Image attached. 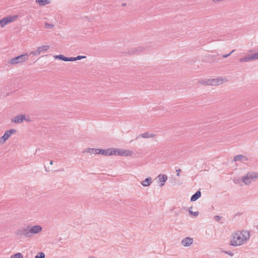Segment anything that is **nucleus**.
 Segmentation results:
<instances>
[{"mask_svg": "<svg viewBox=\"0 0 258 258\" xmlns=\"http://www.w3.org/2000/svg\"><path fill=\"white\" fill-rule=\"evenodd\" d=\"M233 239L230 240V245L232 246H239L244 241H247L250 237L249 233L247 231H237L232 234Z\"/></svg>", "mask_w": 258, "mask_h": 258, "instance_id": "obj_1", "label": "nucleus"}, {"mask_svg": "<svg viewBox=\"0 0 258 258\" xmlns=\"http://www.w3.org/2000/svg\"><path fill=\"white\" fill-rule=\"evenodd\" d=\"M258 178V173L255 172H249L241 178V180L246 184L249 185L252 181Z\"/></svg>", "mask_w": 258, "mask_h": 258, "instance_id": "obj_2", "label": "nucleus"}, {"mask_svg": "<svg viewBox=\"0 0 258 258\" xmlns=\"http://www.w3.org/2000/svg\"><path fill=\"white\" fill-rule=\"evenodd\" d=\"M18 17V15H9L3 18L0 20V27L4 28L6 26L16 21Z\"/></svg>", "mask_w": 258, "mask_h": 258, "instance_id": "obj_3", "label": "nucleus"}, {"mask_svg": "<svg viewBox=\"0 0 258 258\" xmlns=\"http://www.w3.org/2000/svg\"><path fill=\"white\" fill-rule=\"evenodd\" d=\"M28 59V54H21L20 55L15 56L11 59H10L8 61V63L12 64L15 65L18 63H22L23 62L26 61Z\"/></svg>", "mask_w": 258, "mask_h": 258, "instance_id": "obj_4", "label": "nucleus"}, {"mask_svg": "<svg viewBox=\"0 0 258 258\" xmlns=\"http://www.w3.org/2000/svg\"><path fill=\"white\" fill-rule=\"evenodd\" d=\"M16 234L21 238H29L31 237L28 226L26 228L21 227L16 231Z\"/></svg>", "mask_w": 258, "mask_h": 258, "instance_id": "obj_5", "label": "nucleus"}, {"mask_svg": "<svg viewBox=\"0 0 258 258\" xmlns=\"http://www.w3.org/2000/svg\"><path fill=\"white\" fill-rule=\"evenodd\" d=\"M258 59V52L248 54L243 57L239 58L240 62H247Z\"/></svg>", "mask_w": 258, "mask_h": 258, "instance_id": "obj_6", "label": "nucleus"}, {"mask_svg": "<svg viewBox=\"0 0 258 258\" xmlns=\"http://www.w3.org/2000/svg\"><path fill=\"white\" fill-rule=\"evenodd\" d=\"M31 237L33 234H37L42 230V228L40 225L28 226Z\"/></svg>", "mask_w": 258, "mask_h": 258, "instance_id": "obj_7", "label": "nucleus"}, {"mask_svg": "<svg viewBox=\"0 0 258 258\" xmlns=\"http://www.w3.org/2000/svg\"><path fill=\"white\" fill-rule=\"evenodd\" d=\"M223 83V79L216 78L208 79V85H219Z\"/></svg>", "mask_w": 258, "mask_h": 258, "instance_id": "obj_8", "label": "nucleus"}, {"mask_svg": "<svg viewBox=\"0 0 258 258\" xmlns=\"http://www.w3.org/2000/svg\"><path fill=\"white\" fill-rule=\"evenodd\" d=\"M121 149L117 148H108V156L118 155L120 156L121 154Z\"/></svg>", "mask_w": 258, "mask_h": 258, "instance_id": "obj_9", "label": "nucleus"}, {"mask_svg": "<svg viewBox=\"0 0 258 258\" xmlns=\"http://www.w3.org/2000/svg\"><path fill=\"white\" fill-rule=\"evenodd\" d=\"M25 114H20L15 116L12 119V122L15 123H20L25 119Z\"/></svg>", "mask_w": 258, "mask_h": 258, "instance_id": "obj_10", "label": "nucleus"}, {"mask_svg": "<svg viewBox=\"0 0 258 258\" xmlns=\"http://www.w3.org/2000/svg\"><path fill=\"white\" fill-rule=\"evenodd\" d=\"M193 238L187 237L181 240V243L183 246L187 247L190 246L193 243Z\"/></svg>", "mask_w": 258, "mask_h": 258, "instance_id": "obj_11", "label": "nucleus"}, {"mask_svg": "<svg viewBox=\"0 0 258 258\" xmlns=\"http://www.w3.org/2000/svg\"><path fill=\"white\" fill-rule=\"evenodd\" d=\"M158 177L159 178L158 183H159V186L162 187L164 185L165 182L167 180V176L165 174H159Z\"/></svg>", "mask_w": 258, "mask_h": 258, "instance_id": "obj_12", "label": "nucleus"}, {"mask_svg": "<svg viewBox=\"0 0 258 258\" xmlns=\"http://www.w3.org/2000/svg\"><path fill=\"white\" fill-rule=\"evenodd\" d=\"M234 161H240L241 162L245 163V162L248 161V158L246 156L242 155H237L234 157Z\"/></svg>", "mask_w": 258, "mask_h": 258, "instance_id": "obj_13", "label": "nucleus"}, {"mask_svg": "<svg viewBox=\"0 0 258 258\" xmlns=\"http://www.w3.org/2000/svg\"><path fill=\"white\" fill-rule=\"evenodd\" d=\"M16 133V130L12 128L6 131L3 136L7 139V140H8L10 137L11 135L15 134Z\"/></svg>", "mask_w": 258, "mask_h": 258, "instance_id": "obj_14", "label": "nucleus"}, {"mask_svg": "<svg viewBox=\"0 0 258 258\" xmlns=\"http://www.w3.org/2000/svg\"><path fill=\"white\" fill-rule=\"evenodd\" d=\"M94 154H100L101 155L108 156V149H95Z\"/></svg>", "mask_w": 258, "mask_h": 258, "instance_id": "obj_15", "label": "nucleus"}, {"mask_svg": "<svg viewBox=\"0 0 258 258\" xmlns=\"http://www.w3.org/2000/svg\"><path fill=\"white\" fill-rule=\"evenodd\" d=\"M49 48V46L47 45L38 47L36 49V52L40 54L41 52H46Z\"/></svg>", "mask_w": 258, "mask_h": 258, "instance_id": "obj_16", "label": "nucleus"}, {"mask_svg": "<svg viewBox=\"0 0 258 258\" xmlns=\"http://www.w3.org/2000/svg\"><path fill=\"white\" fill-rule=\"evenodd\" d=\"M201 192L200 190H197L190 198L191 202H195L197 201L201 197Z\"/></svg>", "mask_w": 258, "mask_h": 258, "instance_id": "obj_17", "label": "nucleus"}, {"mask_svg": "<svg viewBox=\"0 0 258 258\" xmlns=\"http://www.w3.org/2000/svg\"><path fill=\"white\" fill-rule=\"evenodd\" d=\"M152 183V178L151 177H148L146 178L144 181H143L141 183L144 186H148Z\"/></svg>", "mask_w": 258, "mask_h": 258, "instance_id": "obj_18", "label": "nucleus"}, {"mask_svg": "<svg viewBox=\"0 0 258 258\" xmlns=\"http://www.w3.org/2000/svg\"><path fill=\"white\" fill-rule=\"evenodd\" d=\"M54 58L56 59L67 61L68 57L64 56L62 54L55 55L53 56Z\"/></svg>", "mask_w": 258, "mask_h": 258, "instance_id": "obj_19", "label": "nucleus"}, {"mask_svg": "<svg viewBox=\"0 0 258 258\" xmlns=\"http://www.w3.org/2000/svg\"><path fill=\"white\" fill-rule=\"evenodd\" d=\"M121 156H130L132 155L133 152L130 150L121 149Z\"/></svg>", "mask_w": 258, "mask_h": 258, "instance_id": "obj_20", "label": "nucleus"}, {"mask_svg": "<svg viewBox=\"0 0 258 258\" xmlns=\"http://www.w3.org/2000/svg\"><path fill=\"white\" fill-rule=\"evenodd\" d=\"M144 48L142 47H139L137 48L134 49L133 50H129L128 53L130 54H133L137 52H142L143 51Z\"/></svg>", "mask_w": 258, "mask_h": 258, "instance_id": "obj_21", "label": "nucleus"}, {"mask_svg": "<svg viewBox=\"0 0 258 258\" xmlns=\"http://www.w3.org/2000/svg\"><path fill=\"white\" fill-rule=\"evenodd\" d=\"M35 2L39 5L40 6H43L50 3L49 0H36Z\"/></svg>", "mask_w": 258, "mask_h": 258, "instance_id": "obj_22", "label": "nucleus"}, {"mask_svg": "<svg viewBox=\"0 0 258 258\" xmlns=\"http://www.w3.org/2000/svg\"><path fill=\"white\" fill-rule=\"evenodd\" d=\"M10 258H23V255L21 253L18 252L11 255Z\"/></svg>", "mask_w": 258, "mask_h": 258, "instance_id": "obj_23", "label": "nucleus"}, {"mask_svg": "<svg viewBox=\"0 0 258 258\" xmlns=\"http://www.w3.org/2000/svg\"><path fill=\"white\" fill-rule=\"evenodd\" d=\"M191 209H192V207H190V208H189L188 211H189V214H190L191 215H193V216H198V215H199V212H194V211H191Z\"/></svg>", "mask_w": 258, "mask_h": 258, "instance_id": "obj_24", "label": "nucleus"}, {"mask_svg": "<svg viewBox=\"0 0 258 258\" xmlns=\"http://www.w3.org/2000/svg\"><path fill=\"white\" fill-rule=\"evenodd\" d=\"M35 258H45V254L42 252H40L35 256Z\"/></svg>", "mask_w": 258, "mask_h": 258, "instance_id": "obj_25", "label": "nucleus"}, {"mask_svg": "<svg viewBox=\"0 0 258 258\" xmlns=\"http://www.w3.org/2000/svg\"><path fill=\"white\" fill-rule=\"evenodd\" d=\"M53 26H54L53 24H49L46 22L45 23V27L46 28L51 29V28H52L53 27Z\"/></svg>", "mask_w": 258, "mask_h": 258, "instance_id": "obj_26", "label": "nucleus"}, {"mask_svg": "<svg viewBox=\"0 0 258 258\" xmlns=\"http://www.w3.org/2000/svg\"><path fill=\"white\" fill-rule=\"evenodd\" d=\"M95 149L94 148H87L86 149V152H88V153H94V152H95Z\"/></svg>", "mask_w": 258, "mask_h": 258, "instance_id": "obj_27", "label": "nucleus"}, {"mask_svg": "<svg viewBox=\"0 0 258 258\" xmlns=\"http://www.w3.org/2000/svg\"><path fill=\"white\" fill-rule=\"evenodd\" d=\"M199 83L202 85H208V79L203 80L199 81Z\"/></svg>", "mask_w": 258, "mask_h": 258, "instance_id": "obj_28", "label": "nucleus"}, {"mask_svg": "<svg viewBox=\"0 0 258 258\" xmlns=\"http://www.w3.org/2000/svg\"><path fill=\"white\" fill-rule=\"evenodd\" d=\"M214 220L216 221H219L221 220L222 219V217L219 216V215H216V216H214Z\"/></svg>", "mask_w": 258, "mask_h": 258, "instance_id": "obj_29", "label": "nucleus"}, {"mask_svg": "<svg viewBox=\"0 0 258 258\" xmlns=\"http://www.w3.org/2000/svg\"><path fill=\"white\" fill-rule=\"evenodd\" d=\"M85 56H82V55H78L77 56L75 57V60H81L82 58H85Z\"/></svg>", "mask_w": 258, "mask_h": 258, "instance_id": "obj_30", "label": "nucleus"}, {"mask_svg": "<svg viewBox=\"0 0 258 258\" xmlns=\"http://www.w3.org/2000/svg\"><path fill=\"white\" fill-rule=\"evenodd\" d=\"M141 136L144 138H149V133L148 132L144 133L141 135Z\"/></svg>", "mask_w": 258, "mask_h": 258, "instance_id": "obj_31", "label": "nucleus"}, {"mask_svg": "<svg viewBox=\"0 0 258 258\" xmlns=\"http://www.w3.org/2000/svg\"><path fill=\"white\" fill-rule=\"evenodd\" d=\"M75 57H68L67 61H73L75 60Z\"/></svg>", "mask_w": 258, "mask_h": 258, "instance_id": "obj_32", "label": "nucleus"}, {"mask_svg": "<svg viewBox=\"0 0 258 258\" xmlns=\"http://www.w3.org/2000/svg\"><path fill=\"white\" fill-rule=\"evenodd\" d=\"M235 50H233L232 51H231L230 53H229L228 54H223L222 55V57L223 58H226L227 57H228V56H229L232 53H233Z\"/></svg>", "mask_w": 258, "mask_h": 258, "instance_id": "obj_33", "label": "nucleus"}, {"mask_svg": "<svg viewBox=\"0 0 258 258\" xmlns=\"http://www.w3.org/2000/svg\"><path fill=\"white\" fill-rule=\"evenodd\" d=\"M224 253H226L231 256L234 255V253L232 252H231V251H225Z\"/></svg>", "mask_w": 258, "mask_h": 258, "instance_id": "obj_34", "label": "nucleus"}, {"mask_svg": "<svg viewBox=\"0 0 258 258\" xmlns=\"http://www.w3.org/2000/svg\"><path fill=\"white\" fill-rule=\"evenodd\" d=\"M30 54H33L34 55H38V54H40L39 53H37L36 52V50L35 51H31L30 53Z\"/></svg>", "mask_w": 258, "mask_h": 258, "instance_id": "obj_35", "label": "nucleus"}, {"mask_svg": "<svg viewBox=\"0 0 258 258\" xmlns=\"http://www.w3.org/2000/svg\"><path fill=\"white\" fill-rule=\"evenodd\" d=\"M0 138L4 142H5L7 140V139L4 136Z\"/></svg>", "mask_w": 258, "mask_h": 258, "instance_id": "obj_36", "label": "nucleus"}, {"mask_svg": "<svg viewBox=\"0 0 258 258\" xmlns=\"http://www.w3.org/2000/svg\"><path fill=\"white\" fill-rule=\"evenodd\" d=\"M155 135L154 134H151L150 135L149 134V138H152L154 137Z\"/></svg>", "mask_w": 258, "mask_h": 258, "instance_id": "obj_37", "label": "nucleus"}, {"mask_svg": "<svg viewBox=\"0 0 258 258\" xmlns=\"http://www.w3.org/2000/svg\"><path fill=\"white\" fill-rule=\"evenodd\" d=\"M24 120H26V121H28V122H30V121H31V120L30 119H29V118H25V119H24Z\"/></svg>", "mask_w": 258, "mask_h": 258, "instance_id": "obj_38", "label": "nucleus"}, {"mask_svg": "<svg viewBox=\"0 0 258 258\" xmlns=\"http://www.w3.org/2000/svg\"><path fill=\"white\" fill-rule=\"evenodd\" d=\"M176 171H177V175L179 176V172L181 171V170L179 169L178 170H177Z\"/></svg>", "mask_w": 258, "mask_h": 258, "instance_id": "obj_39", "label": "nucleus"}, {"mask_svg": "<svg viewBox=\"0 0 258 258\" xmlns=\"http://www.w3.org/2000/svg\"><path fill=\"white\" fill-rule=\"evenodd\" d=\"M126 6V3H122V4H121V6H122V7H125Z\"/></svg>", "mask_w": 258, "mask_h": 258, "instance_id": "obj_40", "label": "nucleus"}, {"mask_svg": "<svg viewBox=\"0 0 258 258\" xmlns=\"http://www.w3.org/2000/svg\"><path fill=\"white\" fill-rule=\"evenodd\" d=\"M53 161H52V160H51V161H50V165H52V164H53Z\"/></svg>", "mask_w": 258, "mask_h": 258, "instance_id": "obj_41", "label": "nucleus"}, {"mask_svg": "<svg viewBox=\"0 0 258 258\" xmlns=\"http://www.w3.org/2000/svg\"><path fill=\"white\" fill-rule=\"evenodd\" d=\"M45 171H47H47H48V170H47V169L46 168V167L45 166Z\"/></svg>", "mask_w": 258, "mask_h": 258, "instance_id": "obj_42", "label": "nucleus"}, {"mask_svg": "<svg viewBox=\"0 0 258 258\" xmlns=\"http://www.w3.org/2000/svg\"><path fill=\"white\" fill-rule=\"evenodd\" d=\"M60 170H61V171H64V169H63V168H62V169H61Z\"/></svg>", "mask_w": 258, "mask_h": 258, "instance_id": "obj_43", "label": "nucleus"}]
</instances>
